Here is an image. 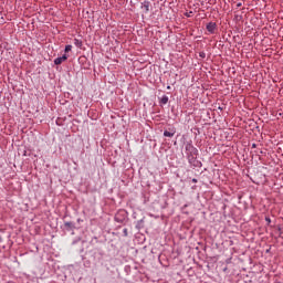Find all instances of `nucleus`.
Masks as SVG:
<instances>
[{
    "mask_svg": "<svg viewBox=\"0 0 283 283\" xmlns=\"http://www.w3.org/2000/svg\"><path fill=\"white\" fill-rule=\"evenodd\" d=\"M74 44L76 45V48H81V45H83V42L78 39H75Z\"/></svg>",
    "mask_w": 283,
    "mask_h": 283,
    "instance_id": "nucleus-5",
    "label": "nucleus"
},
{
    "mask_svg": "<svg viewBox=\"0 0 283 283\" xmlns=\"http://www.w3.org/2000/svg\"><path fill=\"white\" fill-rule=\"evenodd\" d=\"M0 242H1V237H0Z\"/></svg>",
    "mask_w": 283,
    "mask_h": 283,
    "instance_id": "nucleus-8",
    "label": "nucleus"
},
{
    "mask_svg": "<svg viewBox=\"0 0 283 283\" xmlns=\"http://www.w3.org/2000/svg\"><path fill=\"white\" fill-rule=\"evenodd\" d=\"M64 52H72V45H66Z\"/></svg>",
    "mask_w": 283,
    "mask_h": 283,
    "instance_id": "nucleus-6",
    "label": "nucleus"
},
{
    "mask_svg": "<svg viewBox=\"0 0 283 283\" xmlns=\"http://www.w3.org/2000/svg\"><path fill=\"white\" fill-rule=\"evenodd\" d=\"M144 8H145L146 12H149V4H145Z\"/></svg>",
    "mask_w": 283,
    "mask_h": 283,
    "instance_id": "nucleus-7",
    "label": "nucleus"
},
{
    "mask_svg": "<svg viewBox=\"0 0 283 283\" xmlns=\"http://www.w3.org/2000/svg\"><path fill=\"white\" fill-rule=\"evenodd\" d=\"M160 103H163V105H167V103H169V97L167 95H164L160 99Z\"/></svg>",
    "mask_w": 283,
    "mask_h": 283,
    "instance_id": "nucleus-3",
    "label": "nucleus"
},
{
    "mask_svg": "<svg viewBox=\"0 0 283 283\" xmlns=\"http://www.w3.org/2000/svg\"><path fill=\"white\" fill-rule=\"evenodd\" d=\"M164 136H166V138H174V133H171L169 130H165Z\"/></svg>",
    "mask_w": 283,
    "mask_h": 283,
    "instance_id": "nucleus-4",
    "label": "nucleus"
},
{
    "mask_svg": "<svg viewBox=\"0 0 283 283\" xmlns=\"http://www.w3.org/2000/svg\"><path fill=\"white\" fill-rule=\"evenodd\" d=\"M207 30H208V32H210V34H213V32H216V23L214 22H209L207 24Z\"/></svg>",
    "mask_w": 283,
    "mask_h": 283,
    "instance_id": "nucleus-2",
    "label": "nucleus"
},
{
    "mask_svg": "<svg viewBox=\"0 0 283 283\" xmlns=\"http://www.w3.org/2000/svg\"><path fill=\"white\" fill-rule=\"evenodd\" d=\"M67 59V54H64L63 56H60L54 60L55 65H61V63H65V60Z\"/></svg>",
    "mask_w": 283,
    "mask_h": 283,
    "instance_id": "nucleus-1",
    "label": "nucleus"
}]
</instances>
